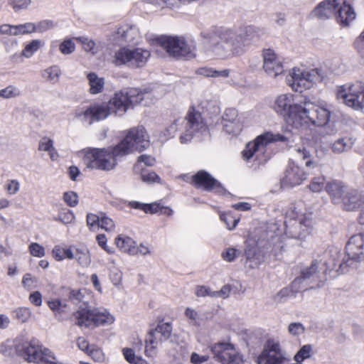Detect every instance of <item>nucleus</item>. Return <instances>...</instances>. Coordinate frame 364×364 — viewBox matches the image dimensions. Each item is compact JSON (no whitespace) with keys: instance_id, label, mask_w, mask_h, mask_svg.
Segmentation results:
<instances>
[{"instance_id":"21","label":"nucleus","mask_w":364,"mask_h":364,"mask_svg":"<svg viewBox=\"0 0 364 364\" xmlns=\"http://www.w3.org/2000/svg\"><path fill=\"white\" fill-rule=\"evenodd\" d=\"M262 55L263 68L269 76L277 77L283 73V65L272 50H264Z\"/></svg>"},{"instance_id":"14","label":"nucleus","mask_w":364,"mask_h":364,"mask_svg":"<svg viewBox=\"0 0 364 364\" xmlns=\"http://www.w3.org/2000/svg\"><path fill=\"white\" fill-rule=\"evenodd\" d=\"M210 349L215 358L223 364H241L242 363V355L232 343L218 342L213 344Z\"/></svg>"},{"instance_id":"64","label":"nucleus","mask_w":364,"mask_h":364,"mask_svg":"<svg viewBox=\"0 0 364 364\" xmlns=\"http://www.w3.org/2000/svg\"><path fill=\"white\" fill-rule=\"evenodd\" d=\"M48 305L51 310L59 314L63 312L64 309L66 307V305L63 304L59 300L48 301Z\"/></svg>"},{"instance_id":"19","label":"nucleus","mask_w":364,"mask_h":364,"mask_svg":"<svg viewBox=\"0 0 364 364\" xmlns=\"http://www.w3.org/2000/svg\"><path fill=\"white\" fill-rule=\"evenodd\" d=\"M187 120L186 133L181 136V143H186L192 139L193 135L197 132L201 134L207 132V127L202 119L200 112L195 111L193 109H190L186 117Z\"/></svg>"},{"instance_id":"3","label":"nucleus","mask_w":364,"mask_h":364,"mask_svg":"<svg viewBox=\"0 0 364 364\" xmlns=\"http://www.w3.org/2000/svg\"><path fill=\"white\" fill-rule=\"evenodd\" d=\"M0 353L10 356L16 353L28 362L43 364H64L58 360L54 353L32 338L28 341L23 337L14 340L8 339L0 346Z\"/></svg>"},{"instance_id":"34","label":"nucleus","mask_w":364,"mask_h":364,"mask_svg":"<svg viewBox=\"0 0 364 364\" xmlns=\"http://www.w3.org/2000/svg\"><path fill=\"white\" fill-rule=\"evenodd\" d=\"M117 246L123 252L131 255H136L135 242L129 237L118 236L115 239Z\"/></svg>"},{"instance_id":"7","label":"nucleus","mask_w":364,"mask_h":364,"mask_svg":"<svg viewBox=\"0 0 364 364\" xmlns=\"http://www.w3.org/2000/svg\"><path fill=\"white\" fill-rule=\"evenodd\" d=\"M323 77L321 70L318 68L306 70L294 68L287 76V84L296 92L312 87L314 83L320 82Z\"/></svg>"},{"instance_id":"28","label":"nucleus","mask_w":364,"mask_h":364,"mask_svg":"<svg viewBox=\"0 0 364 364\" xmlns=\"http://www.w3.org/2000/svg\"><path fill=\"white\" fill-rule=\"evenodd\" d=\"M355 142V139L350 136H343L336 139L331 144V150L336 154H341L351 150Z\"/></svg>"},{"instance_id":"16","label":"nucleus","mask_w":364,"mask_h":364,"mask_svg":"<svg viewBox=\"0 0 364 364\" xmlns=\"http://www.w3.org/2000/svg\"><path fill=\"white\" fill-rule=\"evenodd\" d=\"M113 112L108 102H102L94 104L85 110H76L75 114L81 121L91 124L94 121L106 119Z\"/></svg>"},{"instance_id":"24","label":"nucleus","mask_w":364,"mask_h":364,"mask_svg":"<svg viewBox=\"0 0 364 364\" xmlns=\"http://www.w3.org/2000/svg\"><path fill=\"white\" fill-rule=\"evenodd\" d=\"M193 183L196 188H200L208 191L220 188V184L204 171H200L193 176Z\"/></svg>"},{"instance_id":"6","label":"nucleus","mask_w":364,"mask_h":364,"mask_svg":"<svg viewBox=\"0 0 364 364\" xmlns=\"http://www.w3.org/2000/svg\"><path fill=\"white\" fill-rule=\"evenodd\" d=\"M158 43L171 56L190 60L196 57V44L192 41H186L183 37L161 36Z\"/></svg>"},{"instance_id":"15","label":"nucleus","mask_w":364,"mask_h":364,"mask_svg":"<svg viewBox=\"0 0 364 364\" xmlns=\"http://www.w3.org/2000/svg\"><path fill=\"white\" fill-rule=\"evenodd\" d=\"M346 253L348 260L343 259L339 264L344 269L350 264L348 262H360L364 259V233L353 235L346 245Z\"/></svg>"},{"instance_id":"8","label":"nucleus","mask_w":364,"mask_h":364,"mask_svg":"<svg viewBox=\"0 0 364 364\" xmlns=\"http://www.w3.org/2000/svg\"><path fill=\"white\" fill-rule=\"evenodd\" d=\"M330 117L331 111L327 107L316 105L309 99L304 97L299 128L306 127L309 123L316 126H324L328 123Z\"/></svg>"},{"instance_id":"4","label":"nucleus","mask_w":364,"mask_h":364,"mask_svg":"<svg viewBox=\"0 0 364 364\" xmlns=\"http://www.w3.org/2000/svg\"><path fill=\"white\" fill-rule=\"evenodd\" d=\"M152 93L148 90H139L137 88H124L114 93L108 104L113 113L123 115L127 109L143 101L151 99ZM145 105L148 103L145 102Z\"/></svg>"},{"instance_id":"29","label":"nucleus","mask_w":364,"mask_h":364,"mask_svg":"<svg viewBox=\"0 0 364 364\" xmlns=\"http://www.w3.org/2000/svg\"><path fill=\"white\" fill-rule=\"evenodd\" d=\"M76 325L79 326H95V310L87 308L80 309L75 314Z\"/></svg>"},{"instance_id":"12","label":"nucleus","mask_w":364,"mask_h":364,"mask_svg":"<svg viewBox=\"0 0 364 364\" xmlns=\"http://www.w3.org/2000/svg\"><path fill=\"white\" fill-rule=\"evenodd\" d=\"M314 223L311 213L304 214L298 220H289L286 224L285 234L294 239L304 240L311 233Z\"/></svg>"},{"instance_id":"62","label":"nucleus","mask_w":364,"mask_h":364,"mask_svg":"<svg viewBox=\"0 0 364 364\" xmlns=\"http://www.w3.org/2000/svg\"><path fill=\"white\" fill-rule=\"evenodd\" d=\"M9 4L17 11L26 8L31 4V0H9Z\"/></svg>"},{"instance_id":"13","label":"nucleus","mask_w":364,"mask_h":364,"mask_svg":"<svg viewBox=\"0 0 364 364\" xmlns=\"http://www.w3.org/2000/svg\"><path fill=\"white\" fill-rule=\"evenodd\" d=\"M257 362L258 364H289L290 358L282 350L279 343L269 340Z\"/></svg>"},{"instance_id":"52","label":"nucleus","mask_w":364,"mask_h":364,"mask_svg":"<svg viewBox=\"0 0 364 364\" xmlns=\"http://www.w3.org/2000/svg\"><path fill=\"white\" fill-rule=\"evenodd\" d=\"M20 189V183L17 180H7L5 185V190L9 195H15Z\"/></svg>"},{"instance_id":"40","label":"nucleus","mask_w":364,"mask_h":364,"mask_svg":"<svg viewBox=\"0 0 364 364\" xmlns=\"http://www.w3.org/2000/svg\"><path fill=\"white\" fill-rule=\"evenodd\" d=\"M21 92L18 87L14 85H9L6 87L0 90V98L4 100H9L16 98L21 96Z\"/></svg>"},{"instance_id":"32","label":"nucleus","mask_w":364,"mask_h":364,"mask_svg":"<svg viewBox=\"0 0 364 364\" xmlns=\"http://www.w3.org/2000/svg\"><path fill=\"white\" fill-rule=\"evenodd\" d=\"M75 39L79 42L83 50L92 55H96L102 49V45L100 41H95L87 36L76 37Z\"/></svg>"},{"instance_id":"49","label":"nucleus","mask_w":364,"mask_h":364,"mask_svg":"<svg viewBox=\"0 0 364 364\" xmlns=\"http://www.w3.org/2000/svg\"><path fill=\"white\" fill-rule=\"evenodd\" d=\"M55 27V23L51 20H43L35 24L34 32L43 33Z\"/></svg>"},{"instance_id":"38","label":"nucleus","mask_w":364,"mask_h":364,"mask_svg":"<svg viewBox=\"0 0 364 364\" xmlns=\"http://www.w3.org/2000/svg\"><path fill=\"white\" fill-rule=\"evenodd\" d=\"M61 74V70L58 65L50 66L42 71L43 77L53 84L58 82Z\"/></svg>"},{"instance_id":"60","label":"nucleus","mask_w":364,"mask_h":364,"mask_svg":"<svg viewBox=\"0 0 364 364\" xmlns=\"http://www.w3.org/2000/svg\"><path fill=\"white\" fill-rule=\"evenodd\" d=\"M109 278L114 286H119L122 282V273L119 269L114 267L110 271Z\"/></svg>"},{"instance_id":"53","label":"nucleus","mask_w":364,"mask_h":364,"mask_svg":"<svg viewBox=\"0 0 364 364\" xmlns=\"http://www.w3.org/2000/svg\"><path fill=\"white\" fill-rule=\"evenodd\" d=\"M37 282L38 280L36 277H33L29 273H27L23 275L21 283L24 288L31 289L36 287Z\"/></svg>"},{"instance_id":"43","label":"nucleus","mask_w":364,"mask_h":364,"mask_svg":"<svg viewBox=\"0 0 364 364\" xmlns=\"http://www.w3.org/2000/svg\"><path fill=\"white\" fill-rule=\"evenodd\" d=\"M31 312L28 308L20 307L14 311V316L21 323H26L28 321Z\"/></svg>"},{"instance_id":"63","label":"nucleus","mask_w":364,"mask_h":364,"mask_svg":"<svg viewBox=\"0 0 364 364\" xmlns=\"http://www.w3.org/2000/svg\"><path fill=\"white\" fill-rule=\"evenodd\" d=\"M0 33L6 36H17L16 26L10 24L0 26Z\"/></svg>"},{"instance_id":"41","label":"nucleus","mask_w":364,"mask_h":364,"mask_svg":"<svg viewBox=\"0 0 364 364\" xmlns=\"http://www.w3.org/2000/svg\"><path fill=\"white\" fill-rule=\"evenodd\" d=\"M74 219L75 215L73 213L66 208H60L58 216L54 218L55 221H60L65 225L71 223Z\"/></svg>"},{"instance_id":"5","label":"nucleus","mask_w":364,"mask_h":364,"mask_svg":"<svg viewBox=\"0 0 364 364\" xmlns=\"http://www.w3.org/2000/svg\"><path fill=\"white\" fill-rule=\"evenodd\" d=\"M304 105V97L297 99L294 95L288 93L279 95L274 103V111L284 117L287 123L299 129V120Z\"/></svg>"},{"instance_id":"2","label":"nucleus","mask_w":364,"mask_h":364,"mask_svg":"<svg viewBox=\"0 0 364 364\" xmlns=\"http://www.w3.org/2000/svg\"><path fill=\"white\" fill-rule=\"evenodd\" d=\"M257 28L252 26L243 28H215L201 32L200 36L209 45L210 51L223 59L240 56L254 40Z\"/></svg>"},{"instance_id":"37","label":"nucleus","mask_w":364,"mask_h":364,"mask_svg":"<svg viewBox=\"0 0 364 364\" xmlns=\"http://www.w3.org/2000/svg\"><path fill=\"white\" fill-rule=\"evenodd\" d=\"M87 79L90 85V92L92 95L100 93L105 85V80L100 77L95 73H90L87 75Z\"/></svg>"},{"instance_id":"51","label":"nucleus","mask_w":364,"mask_h":364,"mask_svg":"<svg viewBox=\"0 0 364 364\" xmlns=\"http://www.w3.org/2000/svg\"><path fill=\"white\" fill-rule=\"evenodd\" d=\"M304 326L299 322L291 323L288 326V332L293 336H299L304 333Z\"/></svg>"},{"instance_id":"30","label":"nucleus","mask_w":364,"mask_h":364,"mask_svg":"<svg viewBox=\"0 0 364 364\" xmlns=\"http://www.w3.org/2000/svg\"><path fill=\"white\" fill-rule=\"evenodd\" d=\"M341 203L346 210H353L360 205V195L357 190L347 189Z\"/></svg>"},{"instance_id":"27","label":"nucleus","mask_w":364,"mask_h":364,"mask_svg":"<svg viewBox=\"0 0 364 364\" xmlns=\"http://www.w3.org/2000/svg\"><path fill=\"white\" fill-rule=\"evenodd\" d=\"M326 190L335 204H339L345 195L347 188L340 181H331L326 185Z\"/></svg>"},{"instance_id":"36","label":"nucleus","mask_w":364,"mask_h":364,"mask_svg":"<svg viewBox=\"0 0 364 364\" xmlns=\"http://www.w3.org/2000/svg\"><path fill=\"white\" fill-rule=\"evenodd\" d=\"M74 259L82 267H89L92 262L90 251L88 248L84 246L76 247Z\"/></svg>"},{"instance_id":"11","label":"nucleus","mask_w":364,"mask_h":364,"mask_svg":"<svg viewBox=\"0 0 364 364\" xmlns=\"http://www.w3.org/2000/svg\"><path fill=\"white\" fill-rule=\"evenodd\" d=\"M287 141V137L282 134L267 132L259 135L253 141H250L246 145L245 150L242 151L243 157L245 159L249 160L257 152L263 154L269 144L277 141L286 142Z\"/></svg>"},{"instance_id":"42","label":"nucleus","mask_w":364,"mask_h":364,"mask_svg":"<svg viewBox=\"0 0 364 364\" xmlns=\"http://www.w3.org/2000/svg\"><path fill=\"white\" fill-rule=\"evenodd\" d=\"M41 42L39 40H33L27 44L22 50L21 55L26 58H30L41 47Z\"/></svg>"},{"instance_id":"39","label":"nucleus","mask_w":364,"mask_h":364,"mask_svg":"<svg viewBox=\"0 0 364 364\" xmlns=\"http://www.w3.org/2000/svg\"><path fill=\"white\" fill-rule=\"evenodd\" d=\"M114 321V316L107 311H100L95 309V326L110 325Z\"/></svg>"},{"instance_id":"1","label":"nucleus","mask_w":364,"mask_h":364,"mask_svg":"<svg viewBox=\"0 0 364 364\" xmlns=\"http://www.w3.org/2000/svg\"><path fill=\"white\" fill-rule=\"evenodd\" d=\"M149 146V136L143 127L130 129L125 137L116 146L107 148L84 149L83 161L91 169L111 171L117 165V158L134 151L141 152Z\"/></svg>"},{"instance_id":"31","label":"nucleus","mask_w":364,"mask_h":364,"mask_svg":"<svg viewBox=\"0 0 364 364\" xmlns=\"http://www.w3.org/2000/svg\"><path fill=\"white\" fill-rule=\"evenodd\" d=\"M139 30L134 26L124 25L117 28L115 35L116 38L123 41L132 43L139 37Z\"/></svg>"},{"instance_id":"47","label":"nucleus","mask_w":364,"mask_h":364,"mask_svg":"<svg viewBox=\"0 0 364 364\" xmlns=\"http://www.w3.org/2000/svg\"><path fill=\"white\" fill-rule=\"evenodd\" d=\"M16 35H26L34 33L35 23L28 22L23 24L16 25Z\"/></svg>"},{"instance_id":"44","label":"nucleus","mask_w":364,"mask_h":364,"mask_svg":"<svg viewBox=\"0 0 364 364\" xmlns=\"http://www.w3.org/2000/svg\"><path fill=\"white\" fill-rule=\"evenodd\" d=\"M312 349L313 347L310 344L302 346L294 356L296 362H302L304 359L310 358Z\"/></svg>"},{"instance_id":"55","label":"nucleus","mask_w":364,"mask_h":364,"mask_svg":"<svg viewBox=\"0 0 364 364\" xmlns=\"http://www.w3.org/2000/svg\"><path fill=\"white\" fill-rule=\"evenodd\" d=\"M223 129L228 134H236L241 130V125L240 122H223Z\"/></svg>"},{"instance_id":"58","label":"nucleus","mask_w":364,"mask_h":364,"mask_svg":"<svg viewBox=\"0 0 364 364\" xmlns=\"http://www.w3.org/2000/svg\"><path fill=\"white\" fill-rule=\"evenodd\" d=\"M324 182L323 177L314 178L309 184V188L314 192H320L324 187Z\"/></svg>"},{"instance_id":"54","label":"nucleus","mask_w":364,"mask_h":364,"mask_svg":"<svg viewBox=\"0 0 364 364\" xmlns=\"http://www.w3.org/2000/svg\"><path fill=\"white\" fill-rule=\"evenodd\" d=\"M176 131V127L175 124H171L164 131L161 132L159 134L158 139L160 141L164 142L166 141L168 139L172 137L174 133Z\"/></svg>"},{"instance_id":"22","label":"nucleus","mask_w":364,"mask_h":364,"mask_svg":"<svg viewBox=\"0 0 364 364\" xmlns=\"http://www.w3.org/2000/svg\"><path fill=\"white\" fill-rule=\"evenodd\" d=\"M87 224L91 230L99 228L107 232H114L115 230V224L113 220L102 213L100 215L88 213L87 215Z\"/></svg>"},{"instance_id":"10","label":"nucleus","mask_w":364,"mask_h":364,"mask_svg":"<svg viewBox=\"0 0 364 364\" xmlns=\"http://www.w3.org/2000/svg\"><path fill=\"white\" fill-rule=\"evenodd\" d=\"M150 56L149 51L141 48L130 50L122 48L118 50L114 57L116 65H127L129 67H142Z\"/></svg>"},{"instance_id":"33","label":"nucleus","mask_w":364,"mask_h":364,"mask_svg":"<svg viewBox=\"0 0 364 364\" xmlns=\"http://www.w3.org/2000/svg\"><path fill=\"white\" fill-rule=\"evenodd\" d=\"M132 206L134 208L142 209L145 213H156L159 211L164 214L171 215L173 210L169 208H161L160 204L154 203L151 204H141L138 202H133L131 203Z\"/></svg>"},{"instance_id":"50","label":"nucleus","mask_w":364,"mask_h":364,"mask_svg":"<svg viewBox=\"0 0 364 364\" xmlns=\"http://www.w3.org/2000/svg\"><path fill=\"white\" fill-rule=\"evenodd\" d=\"M185 316L188 319V322L191 325L194 326H199V314L196 311L188 307L186 309Z\"/></svg>"},{"instance_id":"23","label":"nucleus","mask_w":364,"mask_h":364,"mask_svg":"<svg viewBox=\"0 0 364 364\" xmlns=\"http://www.w3.org/2000/svg\"><path fill=\"white\" fill-rule=\"evenodd\" d=\"M312 147L309 145L296 146L291 150L293 156L300 161H304L306 167L316 168L320 166V164L311 154Z\"/></svg>"},{"instance_id":"9","label":"nucleus","mask_w":364,"mask_h":364,"mask_svg":"<svg viewBox=\"0 0 364 364\" xmlns=\"http://www.w3.org/2000/svg\"><path fill=\"white\" fill-rule=\"evenodd\" d=\"M337 97L354 109L364 107V84L360 81L347 83L338 87Z\"/></svg>"},{"instance_id":"46","label":"nucleus","mask_w":364,"mask_h":364,"mask_svg":"<svg viewBox=\"0 0 364 364\" xmlns=\"http://www.w3.org/2000/svg\"><path fill=\"white\" fill-rule=\"evenodd\" d=\"M75 44L71 39H65L59 46V50L63 55H69L75 51Z\"/></svg>"},{"instance_id":"17","label":"nucleus","mask_w":364,"mask_h":364,"mask_svg":"<svg viewBox=\"0 0 364 364\" xmlns=\"http://www.w3.org/2000/svg\"><path fill=\"white\" fill-rule=\"evenodd\" d=\"M318 264V261L314 260L309 267L304 269L301 275L292 282L291 289L295 292L305 291L309 289V285L318 282L319 280Z\"/></svg>"},{"instance_id":"48","label":"nucleus","mask_w":364,"mask_h":364,"mask_svg":"<svg viewBox=\"0 0 364 364\" xmlns=\"http://www.w3.org/2000/svg\"><path fill=\"white\" fill-rule=\"evenodd\" d=\"M223 122H234L237 123L240 122L238 118V112L235 108H228L225 111L224 115L223 117Z\"/></svg>"},{"instance_id":"20","label":"nucleus","mask_w":364,"mask_h":364,"mask_svg":"<svg viewBox=\"0 0 364 364\" xmlns=\"http://www.w3.org/2000/svg\"><path fill=\"white\" fill-rule=\"evenodd\" d=\"M306 173L299 166L289 164L285 171L284 176L281 180L283 187H293L300 185L306 179Z\"/></svg>"},{"instance_id":"56","label":"nucleus","mask_w":364,"mask_h":364,"mask_svg":"<svg viewBox=\"0 0 364 364\" xmlns=\"http://www.w3.org/2000/svg\"><path fill=\"white\" fill-rule=\"evenodd\" d=\"M63 200L70 207H75L78 203V196L73 191L65 192L63 195Z\"/></svg>"},{"instance_id":"61","label":"nucleus","mask_w":364,"mask_h":364,"mask_svg":"<svg viewBox=\"0 0 364 364\" xmlns=\"http://www.w3.org/2000/svg\"><path fill=\"white\" fill-rule=\"evenodd\" d=\"M53 148V141L49 138H43L38 144V149L40 151H50Z\"/></svg>"},{"instance_id":"35","label":"nucleus","mask_w":364,"mask_h":364,"mask_svg":"<svg viewBox=\"0 0 364 364\" xmlns=\"http://www.w3.org/2000/svg\"><path fill=\"white\" fill-rule=\"evenodd\" d=\"M196 73L204 77L227 78L230 76V70H217L211 68L202 67L198 68Z\"/></svg>"},{"instance_id":"59","label":"nucleus","mask_w":364,"mask_h":364,"mask_svg":"<svg viewBox=\"0 0 364 364\" xmlns=\"http://www.w3.org/2000/svg\"><path fill=\"white\" fill-rule=\"evenodd\" d=\"M239 255V251L235 248H228L222 252V257L228 262H232Z\"/></svg>"},{"instance_id":"18","label":"nucleus","mask_w":364,"mask_h":364,"mask_svg":"<svg viewBox=\"0 0 364 364\" xmlns=\"http://www.w3.org/2000/svg\"><path fill=\"white\" fill-rule=\"evenodd\" d=\"M172 332V326L169 323H159L156 327L149 332L146 339L145 352L151 356L158 343L169 338Z\"/></svg>"},{"instance_id":"45","label":"nucleus","mask_w":364,"mask_h":364,"mask_svg":"<svg viewBox=\"0 0 364 364\" xmlns=\"http://www.w3.org/2000/svg\"><path fill=\"white\" fill-rule=\"evenodd\" d=\"M91 358L97 363H102L105 360V354L99 347L92 345L90 350L87 353Z\"/></svg>"},{"instance_id":"26","label":"nucleus","mask_w":364,"mask_h":364,"mask_svg":"<svg viewBox=\"0 0 364 364\" xmlns=\"http://www.w3.org/2000/svg\"><path fill=\"white\" fill-rule=\"evenodd\" d=\"M336 18L337 22L343 26H347L350 22L355 18V13L353 9L346 2L340 0V4L336 9Z\"/></svg>"},{"instance_id":"25","label":"nucleus","mask_w":364,"mask_h":364,"mask_svg":"<svg viewBox=\"0 0 364 364\" xmlns=\"http://www.w3.org/2000/svg\"><path fill=\"white\" fill-rule=\"evenodd\" d=\"M340 4V0H325L321 2L314 10L315 16L321 19H327L336 16V9Z\"/></svg>"},{"instance_id":"57","label":"nucleus","mask_w":364,"mask_h":364,"mask_svg":"<svg viewBox=\"0 0 364 364\" xmlns=\"http://www.w3.org/2000/svg\"><path fill=\"white\" fill-rule=\"evenodd\" d=\"M29 251L34 257H42L45 255L44 247L36 242H33L29 245Z\"/></svg>"}]
</instances>
